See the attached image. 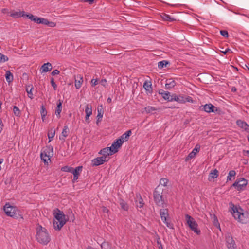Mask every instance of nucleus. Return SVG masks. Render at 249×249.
Instances as JSON below:
<instances>
[{"label": "nucleus", "mask_w": 249, "mask_h": 249, "mask_svg": "<svg viewBox=\"0 0 249 249\" xmlns=\"http://www.w3.org/2000/svg\"><path fill=\"white\" fill-rule=\"evenodd\" d=\"M85 113L86 114L91 115L92 114V108L90 104H87L85 108Z\"/></svg>", "instance_id": "58836bf2"}, {"label": "nucleus", "mask_w": 249, "mask_h": 249, "mask_svg": "<svg viewBox=\"0 0 249 249\" xmlns=\"http://www.w3.org/2000/svg\"><path fill=\"white\" fill-rule=\"evenodd\" d=\"M214 223H215L216 222L218 223V220H217V217H216V216H215V215H214Z\"/></svg>", "instance_id": "e2e57ef3"}, {"label": "nucleus", "mask_w": 249, "mask_h": 249, "mask_svg": "<svg viewBox=\"0 0 249 249\" xmlns=\"http://www.w3.org/2000/svg\"><path fill=\"white\" fill-rule=\"evenodd\" d=\"M176 85V82L172 79H169L166 80L165 84V88L166 89L170 90L174 88Z\"/></svg>", "instance_id": "4be33fe9"}, {"label": "nucleus", "mask_w": 249, "mask_h": 249, "mask_svg": "<svg viewBox=\"0 0 249 249\" xmlns=\"http://www.w3.org/2000/svg\"><path fill=\"white\" fill-rule=\"evenodd\" d=\"M57 212L54 214L53 225L54 229L56 231H59L66 224L68 219L62 211L57 209Z\"/></svg>", "instance_id": "f03ea898"}, {"label": "nucleus", "mask_w": 249, "mask_h": 249, "mask_svg": "<svg viewBox=\"0 0 249 249\" xmlns=\"http://www.w3.org/2000/svg\"><path fill=\"white\" fill-rule=\"evenodd\" d=\"M113 150H111L109 147H106L103 148L99 152V154L102 155V156H105L107 159V161L109 159V157H108L109 155H112L113 154L112 152Z\"/></svg>", "instance_id": "2eb2a0df"}, {"label": "nucleus", "mask_w": 249, "mask_h": 249, "mask_svg": "<svg viewBox=\"0 0 249 249\" xmlns=\"http://www.w3.org/2000/svg\"><path fill=\"white\" fill-rule=\"evenodd\" d=\"M107 102L108 103H110V102H111V99L110 98H109H109H108L107 99Z\"/></svg>", "instance_id": "0e129e2a"}, {"label": "nucleus", "mask_w": 249, "mask_h": 249, "mask_svg": "<svg viewBox=\"0 0 249 249\" xmlns=\"http://www.w3.org/2000/svg\"><path fill=\"white\" fill-rule=\"evenodd\" d=\"M87 249H93V248L91 246H88Z\"/></svg>", "instance_id": "69168bd1"}, {"label": "nucleus", "mask_w": 249, "mask_h": 249, "mask_svg": "<svg viewBox=\"0 0 249 249\" xmlns=\"http://www.w3.org/2000/svg\"><path fill=\"white\" fill-rule=\"evenodd\" d=\"M120 205L121 208L125 211L128 210V204L124 200L121 199L120 202Z\"/></svg>", "instance_id": "4c0bfd02"}, {"label": "nucleus", "mask_w": 249, "mask_h": 249, "mask_svg": "<svg viewBox=\"0 0 249 249\" xmlns=\"http://www.w3.org/2000/svg\"><path fill=\"white\" fill-rule=\"evenodd\" d=\"M229 205V211L232 213L234 218L240 222L244 223L245 214L243 213V210L240 207H237L232 202H230Z\"/></svg>", "instance_id": "7ed1b4c3"}, {"label": "nucleus", "mask_w": 249, "mask_h": 249, "mask_svg": "<svg viewBox=\"0 0 249 249\" xmlns=\"http://www.w3.org/2000/svg\"><path fill=\"white\" fill-rule=\"evenodd\" d=\"M220 34L224 37H228L229 34L228 32L226 30H221Z\"/></svg>", "instance_id": "8fccbe9b"}, {"label": "nucleus", "mask_w": 249, "mask_h": 249, "mask_svg": "<svg viewBox=\"0 0 249 249\" xmlns=\"http://www.w3.org/2000/svg\"><path fill=\"white\" fill-rule=\"evenodd\" d=\"M94 0H84L85 2H89L90 4H92Z\"/></svg>", "instance_id": "052dcab7"}, {"label": "nucleus", "mask_w": 249, "mask_h": 249, "mask_svg": "<svg viewBox=\"0 0 249 249\" xmlns=\"http://www.w3.org/2000/svg\"><path fill=\"white\" fill-rule=\"evenodd\" d=\"M107 159L105 156H102L95 158L91 160L92 166H97L103 164L104 162H107Z\"/></svg>", "instance_id": "f8f14e48"}, {"label": "nucleus", "mask_w": 249, "mask_h": 249, "mask_svg": "<svg viewBox=\"0 0 249 249\" xmlns=\"http://www.w3.org/2000/svg\"><path fill=\"white\" fill-rule=\"evenodd\" d=\"M53 155V149L52 146H46L44 150L41 153L40 157L41 160L45 163H48V161L50 160V158Z\"/></svg>", "instance_id": "0eeeda50"}, {"label": "nucleus", "mask_w": 249, "mask_h": 249, "mask_svg": "<svg viewBox=\"0 0 249 249\" xmlns=\"http://www.w3.org/2000/svg\"><path fill=\"white\" fill-rule=\"evenodd\" d=\"M172 101H175L180 104H184V96L183 95H177L175 94L172 95Z\"/></svg>", "instance_id": "aec40b11"}, {"label": "nucleus", "mask_w": 249, "mask_h": 249, "mask_svg": "<svg viewBox=\"0 0 249 249\" xmlns=\"http://www.w3.org/2000/svg\"><path fill=\"white\" fill-rule=\"evenodd\" d=\"M8 58L6 56L0 53V63L8 61Z\"/></svg>", "instance_id": "a18cd8bd"}, {"label": "nucleus", "mask_w": 249, "mask_h": 249, "mask_svg": "<svg viewBox=\"0 0 249 249\" xmlns=\"http://www.w3.org/2000/svg\"><path fill=\"white\" fill-rule=\"evenodd\" d=\"M218 176V171L217 169H214L212 171L209 175V179L210 178L214 179L217 178Z\"/></svg>", "instance_id": "7c9ffc66"}, {"label": "nucleus", "mask_w": 249, "mask_h": 249, "mask_svg": "<svg viewBox=\"0 0 249 249\" xmlns=\"http://www.w3.org/2000/svg\"><path fill=\"white\" fill-rule=\"evenodd\" d=\"M40 24L47 25L50 27H54L56 25V23L53 21H49L47 19L43 18H41Z\"/></svg>", "instance_id": "5701e85b"}, {"label": "nucleus", "mask_w": 249, "mask_h": 249, "mask_svg": "<svg viewBox=\"0 0 249 249\" xmlns=\"http://www.w3.org/2000/svg\"><path fill=\"white\" fill-rule=\"evenodd\" d=\"M26 15L24 11H13L11 13L10 16L14 18L26 17Z\"/></svg>", "instance_id": "393cba45"}, {"label": "nucleus", "mask_w": 249, "mask_h": 249, "mask_svg": "<svg viewBox=\"0 0 249 249\" xmlns=\"http://www.w3.org/2000/svg\"><path fill=\"white\" fill-rule=\"evenodd\" d=\"M33 89V87L32 85H29L26 87V90L28 93V97L31 99H33V93L32 92V90Z\"/></svg>", "instance_id": "f704fd0d"}, {"label": "nucleus", "mask_w": 249, "mask_h": 249, "mask_svg": "<svg viewBox=\"0 0 249 249\" xmlns=\"http://www.w3.org/2000/svg\"><path fill=\"white\" fill-rule=\"evenodd\" d=\"M51 84L54 89L56 90L57 88V85L55 84L54 78L53 77L51 78Z\"/></svg>", "instance_id": "09e8293b"}, {"label": "nucleus", "mask_w": 249, "mask_h": 249, "mask_svg": "<svg viewBox=\"0 0 249 249\" xmlns=\"http://www.w3.org/2000/svg\"><path fill=\"white\" fill-rule=\"evenodd\" d=\"M185 219L187 225L190 229L197 235H200L201 231L198 229V224L194 218L188 214L185 215Z\"/></svg>", "instance_id": "423d86ee"}, {"label": "nucleus", "mask_w": 249, "mask_h": 249, "mask_svg": "<svg viewBox=\"0 0 249 249\" xmlns=\"http://www.w3.org/2000/svg\"><path fill=\"white\" fill-rule=\"evenodd\" d=\"M59 73H60L59 71H58V70L56 69V70H53V71L52 72V73H51V75H52V76H54V75H58V74H59Z\"/></svg>", "instance_id": "603ef678"}, {"label": "nucleus", "mask_w": 249, "mask_h": 249, "mask_svg": "<svg viewBox=\"0 0 249 249\" xmlns=\"http://www.w3.org/2000/svg\"><path fill=\"white\" fill-rule=\"evenodd\" d=\"M5 78H6V81L8 83H10L11 82H12L13 81V76L12 73L9 71H6V74H5Z\"/></svg>", "instance_id": "473e14b6"}, {"label": "nucleus", "mask_w": 249, "mask_h": 249, "mask_svg": "<svg viewBox=\"0 0 249 249\" xmlns=\"http://www.w3.org/2000/svg\"><path fill=\"white\" fill-rule=\"evenodd\" d=\"M36 239L39 243L46 245L50 241V236L45 228L38 225L36 228Z\"/></svg>", "instance_id": "f257e3e1"}, {"label": "nucleus", "mask_w": 249, "mask_h": 249, "mask_svg": "<svg viewBox=\"0 0 249 249\" xmlns=\"http://www.w3.org/2000/svg\"><path fill=\"white\" fill-rule=\"evenodd\" d=\"M144 109L147 113H150L156 110L154 107L151 106L146 107H145Z\"/></svg>", "instance_id": "49530a36"}, {"label": "nucleus", "mask_w": 249, "mask_h": 249, "mask_svg": "<svg viewBox=\"0 0 249 249\" xmlns=\"http://www.w3.org/2000/svg\"><path fill=\"white\" fill-rule=\"evenodd\" d=\"M236 124L239 127L244 129L245 130H248L249 129V126L245 122L243 121L238 120L236 121Z\"/></svg>", "instance_id": "a878e982"}, {"label": "nucleus", "mask_w": 249, "mask_h": 249, "mask_svg": "<svg viewBox=\"0 0 249 249\" xmlns=\"http://www.w3.org/2000/svg\"><path fill=\"white\" fill-rule=\"evenodd\" d=\"M102 211L104 213H108V212H109L108 209L104 206H103L102 207Z\"/></svg>", "instance_id": "6e6d98bb"}, {"label": "nucleus", "mask_w": 249, "mask_h": 249, "mask_svg": "<svg viewBox=\"0 0 249 249\" xmlns=\"http://www.w3.org/2000/svg\"><path fill=\"white\" fill-rule=\"evenodd\" d=\"M91 86L94 87L98 84V79H92L91 81Z\"/></svg>", "instance_id": "3c124183"}, {"label": "nucleus", "mask_w": 249, "mask_h": 249, "mask_svg": "<svg viewBox=\"0 0 249 249\" xmlns=\"http://www.w3.org/2000/svg\"><path fill=\"white\" fill-rule=\"evenodd\" d=\"M62 102L60 100H59L57 104V107L55 110V114L59 118L60 117V113L62 111Z\"/></svg>", "instance_id": "c85d7f7f"}, {"label": "nucleus", "mask_w": 249, "mask_h": 249, "mask_svg": "<svg viewBox=\"0 0 249 249\" xmlns=\"http://www.w3.org/2000/svg\"><path fill=\"white\" fill-rule=\"evenodd\" d=\"M13 112L15 115L16 116H19L20 115V110L19 108L16 106L13 107Z\"/></svg>", "instance_id": "37998d69"}, {"label": "nucleus", "mask_w": 249, "mask_h": 249, "mask_svg": "<svg viewBox=\"0 0 249 249\" xmlns=\"http://www.w3.org/2000/svg\"><path fill=\"white\" fill-rule=\"evenodd\" d=\"M227 52H228V50H226V51H225V52H222L223 53H224V54H226V53H227Z\"/></svg>", "instance_id": "774afa93"}, {"label": "nucleus", "mask_w": 249, "mask_h": 249, "mask_svg": "<svg viewBox=\"0 0 249 249\" xmlns=\"http://www.w3.org/2000/svg\"><path fill=\"white\" fill-rule=\"evenodd\" d=\"M184 103H185L186 102H190V103L194 102V100L192 99V98L189 96H184Z\"/></svg>", "instance_id": "de8ad7c7"}, {"label": "nucleus", "mask_w": 249, "mask_h": 249, "mask_svg": "<svg viewBox=\"0 0 249 249\" xmlns=\"http://www.w3.org/2000/svg\"><path fill=\"white\" fill-rule=\"evenodd\" d=\"M90 116V115H88V114L86 115L85 120H86V121L88 123L89 122V117Z\"/></svg>", "instance_id": "13d9d810"}, {"label": "nucleus", "mask_w": 249, "mask_h": 249, "mask_svg": "<svg viewBox=\"0 0 249 249\" xmlns=\"http://www.w3.org/2000/svg\"><path fill=\"white\" fill-rule=\"evenodd\" d=\"M168 62L166 60H163V61H160V62H158V68L160 69H162L164 67L166 66V65L168 64Z\"/></svg>", "instance_id": "a19ab883"}, {"label": "nucleus", "mask_w": 249, "mask_h": 249, "mask_svg": "<svg viewBox=\"0 0 249 249\" xmlns=\"http://www.w3.org/2000/svg\"><path fill=\"white\" fill-rule=\"evenodd\" d=\"M82 166H78L75 169H73L72 173L73 175V178L72 180V182H74L76 180H77L78 178V175L79 173L82 171Z\"/></svg>", "instance_id": "a211bd4d"}, {"label": "nucleus", "mask_w": 249, "mask_h": 249, "mask_svg": "<svg viewBox=\"0 0 249 249\" xmlns=\"http://www.w3.org/2000/svg\"><path fill=\"white\" fill-rule=\"evenodd\" d=\"M236 175V172L234 170H231L228 176L227 177V181H230L231 180V177H234Z\"/></svg>", "instance_id": "ea45409f"}, {"label": "nucleus", "mask_w": 249, "mask_h": 249, "mask_svg": "<svg viewBox=\"0 0 249 249\" xmlns=\"http://www.w3.org/2000/svg\"><path fill=\"white\" fill-rule=\"evenodd\" d=\"M26 17L28 18L31 19L32 21H33L36 23H38V24L41 23V20L42 18L38 17L36 16H34L31 14H26Z\"/></svg>", "instance_id": "6ab92c4d"}, {"label": "nucleus", "mask_w": 249, "mask_h": 249, "mask_svg": "<svg viewBox=\"0 0 249 249\" xmlns=\"http://www.w3.org/2000/svg\"><path fill=\"white\" fill-rule=\"evenodd\" d=\"M55 131L53 128L51 129L48 133V137L49 139V142H50L53 138L55 136Z\"/></svg>", "instance_id": "e433bc0d"}, {"label": "nucleus", "mask_w": 249, "mask_h": 249, "mask_svg": "<svg viewBox=\"0 0 249 249\" xmlns=\"http://www.w3.org/2000/svg\"><path fill=\"white\" fill-rule=\"evenodd\" d=\"M197 145H196L195 148L193 150V151L189 154L188 156L185 159V161H188L191 159L194 158L197 152H198L199 150V147H197Z\"/></svg>", "instance_id": "412c9836"}, {"label": "nucleus", "mask_w": 249, "mask_h": 249, "mask_svg": "<svg viewBox=\"0 0 249 249\" xmlns=\"http://www.w3.org/2000/svg\"><path fill=\"white\" fill-rule=\"evenodd\" d=\"M73 168L71 167H69L68 166H65L61 168V170L64 172H70L72 173V171L73 170Z\"/></svg>", "instance_id": "79ce46f5"}, {"label": "nucleus", "mask_w": 249, "mask_h": 249, "mask_svg": "<svg viewBox=\"0 0 249 249\" xmlns=\"http://www.w3.org/2000/svg\"><path fill=\"white\" fill-rule=\"evenodd\" d=\"M136 203L137 207L140 208H142L144 205V202L140 194H136Z\"/></svg>", "instance_id": "b1692460"}, {"label": "nucleus", "mask_w": 249, "mask_h": 249, "mask_svg": "<svg viewBox=\"0 0 249 249\" xmlns=\"http://www.w3.org/2000/svg\"><path fill=\"white\" fill-rule=\"evenodd\" d=\"M69 133V129L68 126L66 125L64 127V128L62 132V136L59 137L60 140L65 141V138L68 136Z\"/></svg>", "instance_id": "bb28decb"}, {"label": "nucleus", "mask_w": 249, "mask_h": 249, "mask_svg": "<svg viewBox=\"0 0 249 249\" xmlns=\"http://www.w3.org/2000/svg\"><path fill=\"white\" fill-rule=\"evenodd\" d=\"M41 119L43 121V122H44L45 121V117L47 115V110L45 108V107H44V106L43 105L41 106Z\"/></svg>", "instance_id": "72a5a7b5"}, {"label": "nucleus", "mask_w": 249, "mask_h": 249, "mask_svg": "<svg viewBox=\"0 0 249 249\" xmlns=\"http://www.w3.org/2000/svg\"><path fill=\"white\" fill-rule=\"evenodd\" d=\"M168 183V180L165 178H161L160 181V184L164 186H166Z\"/></svg>", "instance_id": "c03bdc74"}, {"label": "nucleus", "mask_w": 249, "mask_h": 249, "mask_svg": "<svg viewBox=\"0 0 249 249\" xmlns=\"http://www.w3.org/2000/svg\"><path fill=\"white\" fill-rule=\"evenodd\" d=\"M2 12L3 13H4V14H5V13H7L8 12V9H5V8L3 9L2 10Z\"/></svg>", "instance_id": "680f3d73"}, {"label": "nucleus", "mask_w": 249, "mask_h": 249, "mask_svg": "<svg viewBox=\"0 0 249 249\" xmlns=\"http://www.w3.org/2000/svg\"><path fill=\"white\" fill-rule=\"evenodd\" d=\"M200 108L207 113L211 112H217L218 114H220V109L219 108H217L211 103L206 104L204 106H202L200 107Z\"/></svg>", "instance_id": "1a4fd4ad"}, {"label": "nucleus", "mask_w": 249, "mask_h": 249, "mask_svg": "<svg viewBox=\"0 0 249 249\" xmlns=\"http://www.w3.org/2000/svg\"><path fill=\"white\" fill-rule=\"evenodd\" d=\"M161 16L162 19L164 21L172 22L176 20L175 18L165 13H163Z\"/></svg>", "instance_id": "c756f323"}, {"label": "nucleus", "mask_w": 249, "mask_h": 249, "mask_svg": "<svg viewBox=\"0 0 249 249\" xmlns=\"http://www.w3.org/2000/svg\"><path fill=\"white\" fill-rule=\"evenodd\" d=\"M162 192L161 189L157 187L154 191L153 196L156 204L159 207H164L165 203L163 198Z\"/></svg>", "instance_id": "39448f33"}, {"label": "nucleus", "mask_w": 249, "mask_h": 249, "mask_svg": "<svg viewBox=\"0 0 249 249\" xmlns=\"http://www.w3.org/2000/svg\"><path fill=\"white\" fill-rule=\"evenodd\" d=\"M226 245L228 249H236V246L231 234L228 233L225 235Z\"/></svg>", "instance_id": "9d476101"}, {"label": "nucleus", "mask_w": 249, "mask_h": 249, "mask_svg": "<svg viewBox=\"0 0 249 249\" xmlns=\"http://www.w3.org/2000/svg\"><path fill=\"white\" fill-rule=\"evenodd\" d=\"M2 127H3V124H2V121L0 119V133L1 132V131L2 130Z\"/></svg>", "instance_id": "bf43d9fd"}, {"label": "nucleus", "mask_w": 249, "mask_h": 249, "mask_svg": "<svg viewBox=\"0 0 249 249\" xmlns=\"http://www.w3.org/2000/svg\"><path fill=\"white\" fill-rule=\"evenodd\" d=\"M100 83L102 86H103L104 87H106V86H107V80H106V79H102V80L100 81Z\"/></svg>", "instance_id": "864d4df0"}, {"label": "nucleus", "mask_w": 249, "mask_h": 249, "mask_svg": "<svg viewBox=\"0 0 249 249\" xmlns=\"http://www.w3.org/2000/svg\"><path fill=\"white\" fill-rule=\"evenodd\" d=\"M158 93L160 94L162 97L168 101H172V95H170V93L168 91H165L163 89H160L158 90Z\"/></svg>", "instance_id": "4468645a"}, {"label": "nucleus", "mask_w": 249, "mask_h": 249, "mask_svg": "<svg viewBox=\"0 0 249 249\" xmlns=\"http://www.w3.org/2000/svg\"><path fill=\"white\" fill-rule=\"evenodd\" d=\"M100 246L102 249H112L111 244L108 242H104Z\"/></svg>", "instance_id": "c9c22d12"}, {"label": "nucleus", "mask_w": 249, "mask_h": 249, "mask_svg": "<svg viewBox=\"0 0 249 249\" xmlns=\"http://www.w3.org/2000/svg\"><path fill=\"white\" fill-rule=\"evenodd\" d=\"M83 82V77L81 75L75 76V86L77 89H79L81 87Z\"/></svg>", "instance_id": "f3484780"}, {"label": "nucleus", "mask_w": 249, "mask_h": 249, "mask_svg": "<svg viewBox=\"0 0 249 249\" xmlns=\"http://www.w3.org/2000/svg\"><path fill=\"white\" fill-rule=\"evenodd\" d=\"M131 134V131L130 130L127 131L125 133L123 134L120 138L118 139H120L121 141H123V143L124 141H127L129 139V137Z\"/></svg>", "instance_id": "cd10ccee"}, {"label": "nucleus", "mask_w": 249, "mask_h": 249, "mask_svg": "<svg viewBox=\"0 0 249 249\" xmlns=\"http://www.w3.org/2000/svg\"><path fill=\"white\" fill-rule=\"evenodd\" d=\"M123 144V141H121L120 139H117L115 141H114L110 148L111 150H113L112 152L113 154L116 153L118 151L119 148Z\"/></svg>", "instance_id": "ddd939ff"}, {"label": "nucleus", "mask_w": 249, "mask_h": 249, "mask_svg": "<svg viewBox=\"0 0 249 249\" xmlns=\"http://www.w3.org/2000/svg\"><path fill=\"white\" fill-rule=\"evenodd\" d=\"M3 209L7 216L15 219L20 218L23 219L22 215L20 213V211L15 206H11L9 203H6Z\"/></svg>", "instance_id": "20e7f679"}, {"label": "nucleus", "mask_w": 249, "mask_h": 249, "mask_svg": "<svg viewBox=\"0 0 249 249\" xmlns=\"http://www.w3.org/2000/svg\"><path fill=\"white\" fill-rule=\"evenodd\" d=\"M98 113L97 115V117L102 118L103 117V113H102V109H101L100 110L98 109Z\"/></svg>", "instance_id": "4d7b16f0"}, {"label": "nucleus", "mask_w": 249, "mask_h": 249, "mask_svg": "<svg viewBox=\"0 0 249 249\" xmlns=\"http://www.w3.org/2000/svg\"><path fill=\"white\" fill-rule=\"evenodd\" d=\"M246 153L247 154L248 157H249V150L246 151Z\"/></svg>", "instance_id": "338daca9"}, {"label": "nucleus", "mask_w": 249, "mask_h": 249, "mask_svg": "<svg viewBox=\"0 0 249 249\" xmlns=\"http://www.w3.org/2000/svg\"><path fill=\"white\" fill-rule=\"evenodd\" d=\"M160 214L161 220L169 228H171L170 223L167 221V217L168 216V210L167 209H160Z\"/></svg>", "instance_id": "9b49d317"}, {"label": "nucleus", "mask_w": 249, "mask_h": 249, "mask_svg": "<svg viewBox=\"0 0 249 249\" xmlns=\"http://www.w3.org/2000/svg\"><path fill=\"white\" fill-rule=\"evenodd\" d=\"M53 69V66L51 63L47 62L44 63L41 67L40 71L41 73L47 72L51 71Z\"/></svg>", "instance_id": "dca6fc26"}, {"label": "nucleus", "mask_w": 249, "mask_h": 249, "mask_svg": "<svg viewBox=\"0 0 249 249\" xmlns=\"http://www.w3.org/2000/svg\"><path fill=\"white\" fill-rule=\"evenodd\" d=\"M143 87L146 91H150L152 90L151 82L145 81Z\"/></svg>", "instance_id": "2f4dec72"}, {"label": "nucleus", "mask_w": 249, "mask_h": 249, "mask_svg": "<svg viewBox=\"0 0 249 249\" xmlns=\"http://www.w3.org/2000/svg\"><path fill=\"white\" fill-rule=\"evenodd\" d=\"M157 242L158 245L159 249H163L161 242L159 239L157 240Z\"/></svg>", "instance_id": "5fc2aeb1"}, {"label": "nucleus", "mask_w": 249, "mask_h": 249, "mask_svg": "<svg viewBox=\"0 0 249 249\" xmlns=\"http://www.w3.org/2000/svg\"><path fill=\"white\" fill-rule=\"evenodd\" d=\"M248 184V180L244 178L237 179L231 187H234L239 191L244 190Z\"/></svg>", "instance_id": "6e6552de"}]
</instances>
